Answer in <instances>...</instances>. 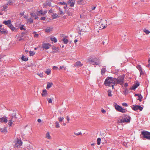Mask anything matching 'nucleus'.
Here are the masks:
<instances>
[{
	"label": "nucleus",
	"mask_w": 150,
	"mask_h": 150,
	"mask_svg": "<svg viewBox=\"0 0 150 150\" xmlns=\"http://www.w3.org/2000/svg\"><path fill=\"white\" fill-rule=\"evenodd\" d=\"M115 81L114 78L111 77H108L105 79L104 84L106 86H111L112 89L114 88Z\"/></svg>",
	"instance_id": "1"
},
{
	"label": "nucleus",
	"mask_w": 150,
	"mask_h": 150,
	"mask_svg": "<svg viewBox=\"0 0 150 150\" xmlns=\"http://www.w3.org/2000/svg\"><path fill=\"white\" fill-rule=\"evenodd\" d=\"M141 134L142 135V137L141 138L142 139L145 138L148 140H150V132L145 130H144L141 132Z\"/></svg>",
	"instance_id": "2"
},
{
	"label": "nucleus",
	"mask_w": 150,
	"mask_h": 150,
	"mask_svg": "<svg viewBox=\"0 0 150 150\" xmlns=\"http://www.w3.org/2000/svg\"><path fill=\"white\" fill-rule=\"evenodd\" d=\"M124 78L122 76H119L117 79L114 78L115 85L119 84L122 85L123 83Z\"/></svg>",
	"instance_id": "3"
},
{
	"label": "nucleus",
	"mask_w": 150,
	"mask_h": 150,
	"mask_svg": "<svg viewBox=\"0 0 150 150\" xmlns=\"http://www.w3.org/2000/svg\"><path fill=\"white\" fill-rule=\"evenodd\" d=\"M136 67L139 70L140 72V75H144L145 73L144 71L143 70L142 68L140 65H138Z\"/></svg>",
	"instance_id": "4"
},
{
	"label": "nucleus",
	"mask_w": 150,
	"mask_h": 150,
	"mask_svg": "<svg viewBox=\"0 0 150 150\" xmlns=\"http://www.w3.org/2000/svg\"><path fill=\"white\" fill-rule=\"evenodd\" d=\"M133 107L132 108V109L135 111L139 110L140 111H142L143 109V108L140 105H133Z\"/></svg>",
	"instance_id": "5"
},
{
	"label": "nucleus",
	"mask_w": 150,
	"mask_h": 150,
	"mask_svg": "<svg viewBox=\"0 0 150 150\" xmlns=\"http://www.w3.org/2000/svg\"><path fill=\"white\" fill-rule=\"evenodd\" d=\"M22 144V142L21 139H17L15 147H18V146H21Z\"/></svg>",
	"instance_id": "6"
},
{
	"label": "nucleus",
	"mask_w": 150,
	"mask_h": 150,
	"mask_svg": "<svg viewBox=\"0 0 150 150\" xmlns=\"http://www.w3.org/2000/svg\"><path fill=\"white\" fill-rule=\"evenodd\" d=\"M119 123L124 122H129V119H126L125 118H123L122 119L118 121Z\"/></svg>",
	"instance_id": "7"
},
{
	"label": "nucleus",
	"mask_w": 150,
	"mask_h": 150,
	"mask_svg": "<svg viewBox=\"0 0 150 150\" xmlns=\"http://www.w3.org/2000/svg\"><path fill=\"white\" fill-rule=\"evenodd\" d=\"M75 1L73 0H69L68 1V4L71 7H73L75 4Z\"/></svg>",
	"instance_id": "8"
},
{
	"label": "nucleus",
	"mask_w": 150,
	"mask_h": 150,
	"mask_svg": "<svg viewBox=\"0 0 150 150\" xmlns=\"http://www.w3.org/2000/svg\"><path fill=\"white\" fill-rule=\"evenodd\" d=\"M7 121V118L6 117L4 116L0 119V122L6 123Z\"/></svg>",
	"instance_id": "9"
},
{
	"label": "nucleus",
	"mask_w": 150,
	"mask_h": 150,
	"mask_svg": "<svg viewBox=\"0 0 150 150\" xmlns=\"http://www.w3.org/2000/svg\"><path fill=\"white\" fill-rule=\"evenodd\" d=\"M49 44L44 43L42 44V47L45 49L47 50L49 48V46H51Z\"/></svg>",
	"instance_id": "10"
},
{
	"label": "nucleus",
	"mask_w": 150,
	"mask_h": 150,
	"mask_svg": "<svg viewBox=\"0 0 150 150\" xmlns=\"http://www.w3.org/2000/svg\"><path fill=\"white\" fill-rule=\"evenodd\" d=\"M3 23L7 25L8 27L11 24V22L10 20L8 21H4Z\"/></svg>",
	"instance_id": "11"
},
{
	"label": "nucleus",
	"mask_w": 150,
	"mask_h": 150,
	"mask_svg": "<svg viewBox=\"0 0 150 150\" xmlns=\"http://www.w3.org/2000/svg\"><path fill=\"white\" fill-rule=\"evenodd\" d=\"M53 28L50 27H47L45 29V31L46 32L49 33L52 30Z\"/></svg>",
	"instance_id": "12"
},
{
	"label": "nucleus",
	"mask_w": 150,
	"mask_h": 150,
	"mask_svg": "<svg viewBox=\"0 0 150 150\" xmlns=\"http://www.w3.org/2000/svg\"><path fill=\"white\" fill-rule=\"evenodd\" d=\"M38 13H40L41 15H45L46 14L47 12V11L45 10L44 11H43L42 10H40L39 11H38Z\"/></svg>",
	"instance_id": "13"
},
{
	"label": "nucleus",
	"mask_w": 150,
	"mask_h": 150,
	"mask_svg": "<svg viewBox=\"0 0 150 150\" xmlns=\"http://www.w3.org/2000/svg\"><path fill=\"white\" fill-rule=\"evenodd\" d=\"M135 96H137L139 97V98L137 100H139V101L141 102L142 101L143 97L141 94L139 93L136 94Z\"/></svg>",
	"instance_id": "14"
},
{
	"label": "nucleus",
	"mask_w": 150,
	"mask_h": 150,
	"mask_svg": "<svg viewBox=\"0 0 150 150\" xmlns=\"http://www.w3.org/2000/svg\"><path fill=\"white\" fill-rule=\"evenodd\" d=\"M47 90L45 89H44L42 90V93L41 94L42 96H45L47 95Z\"/></svg>",
	"instance_id": "15"
},
{
	"label": "nucleus",
	"mask_w": 150,
	"mask_h": 150,
	"mask_svg": "<svg viewBox=\"0 0 150 150\" xmlns=\"http://www.w3.org/2000/svg\"><path fill=\"white\" fill-rule=\"evenodd\" d=\"M12 31H17V29L16 28L14 27L11 24L8 27Z\"/></svg>",
	"instance_id": "16"
},
{
	"label": "nucleus",
	"mask_w": 150,
	"mask_h": 150,
	"mask_svg": "<svg viewBox=\"0 0 150 150\" xmlns=\"http://www.w3.org/2000/svg\"><path fill=\"white\" fill-rule=\"evenodd\" d=\"M83 65V64H81L80 61L76 62L74 65V66L76 67H81Z\"/></svg>",
	"instance_id": "17"
},
{
	"label": "nucleus",
	"mask_w": 150,
	"mask_h": 150,
	"mask_svg": "<svg viewBox=\"0 0 150 150\" xmlns=\"http://www.w3.org/2000/svg\"><path fill=\"white\" fill-rule=\"evenodd\" d=\"M52 49L53 50H54V51H52V52L54 53L55 52H58V50H59V48H57L55 46H53L52 47Z\"/></svg>",
	"instance_id": "18"
},
{
	"label": "nucleus",
	"mask_w": 150,
	"mask_h": 150,
	"mask_svg": "<svg viewBox=\"0 0 150 150\" xmlns=\"http://www.w3.org/2000/svg\"><path fill=\"white\" fill-rule=\"evenodd\" d=\"M30 14L31 15L32 17H35V19H36L38 18V17L37 16V13H31Z\"/></svg>",
	"instance_id": "19"
},
{
	"label": "nucleus",
	"mask_w": 150,
	"mask_h": 150,
	"mask_svg": "<svg viewBox=\"0 0 150 150\" xmlns=\"http://www.w3.org/2000/svg\"><path fill=\"white\" fill-rule=\"evenodd\" d=\"M114 106L115 109L118 111H119V110H120V109L122 108L121 106L117 105V104H115Z\"/></svg>",
	"instance_id": "20"
},
{
	"label": "nucleus",
	"mask_w": 150,
	"mask_h": 150,
	"mask_svg": "<svg viewBox=\"0 0 150 150\" xmlns=\"http://www.w3.org/2000/svg\"><path fill=\"white\" fill-rule=\"evenodd\" d=\"M11 120L13 122H15L17 119V118L16 117V115H14V116H12L11 117Z\"/></svg>",
	"instance_id": "21"
},
{
	"label": "nucleus",
	"mask_w": 150,
	"mask_h": 150,
	"mask_svg": "<svg viewBox=\"0 0 150 150\" xmlns=\"http://www.w3.org/2000/svg\"><path fill=\"white\" fill-rule=\"evenodd\" d=\"M95 60L93 59L91 57L88 59L87 62H89L91 63V62H93V61Z\"/></svg>",
	"instance_id": "22"
},
{
	"label": "nucleus",
	"mask_w": 150,
	"mask_h": 150,
	"mask_svg": "<svg viewBox=\"0 0 150 150\" xmlns=\"http://www.w3.org/2000/svg\"><path fill=\"white\" fill-rule=\"evenodd\" d=\"M62 40L63 41L64 43L65 44H67L68 42V39H66L65 37L63 38Z\"/></svg>",
	"instance_id": "23"
},
{
	"label": "nucleus",
	"mask_w": 150,
	"mask_h": 150,
	"mask_svg": "<svg viewBox=\"0 0 150 150\" xmlns=\"http://www.w3.org/2000/svg\"><path fill=\"white\" fill-rule=\"evenodd\" d=\"M45 137L48 139H51V137L50 135L49 132H47L46 133Z\"/></svg>",
	"instance_id": "24"
},
{
	"label": "nucleus",
	"mask_w": 150,
	"mask_h": 150,
	"mask_svg": "<svg viewBox=\"0 0 150 150\" xmlns=\"http://www.w3.org/2000/svg\"><path fill=\"white\" fill-rule=\"evenodd\" d=\"M27 21L28 23H32L33 22V19L31 18L28 19H27Z\"/></svg>",
	"instance_id": "25"
},
{
	"label": "nucleus",
	"mask_w": 150,
	"mask_h": 150,
	"mask_svg": "<svg viewBox=\"0 0 150 150\" xmlns=\"http://www.w3.org/2000/svg\"><path fill=\"white\" fill-rule=\"evenodd\" d=\"M53 85V83H48L47 84V88L49 89Z\"/></svg>",
	"instance_id": "26"
},
{
	"label": "nucleus",
	"mask_w": 150,
	"mask_h": 150,
	"mask_svg": "<svg viewBox=\"0 0 150 150\" xmlns=\"http://www.w3.org/2000/svg\"><path fill=\"white\" fill-rule=\"evenodd\" d=\"M106 69L105 68H103L101 69V73L102 75H103L104 74L106 71Z\"/></svg>",
	"instance_id": "27"
},
{
	"label": "nucleus",
	"mask_w": 150,
	"mask_h": 150,
	"mask_svg": "<svg viewBox=\"0 0 150 150\" xmlns=\"http://www.w3.org/2000/svg\"><path fill=\"white\" fill-rule=\"evenodd\" d=\"M45 72L46 73L47 75H49L50 74L51 70L50 69H47L46 71H45Z\"/></svg>",
	"instance_id": "28"
},
{
	"label": "nucleus",
	"mask_w": 150,
	"mask_h": 150,
	"mask_svg": "<svg viewBox=\"0 0 150 150\" xmlns=\"http://www.w3.org/2000/svg\"><path fill=\"white\" fill-rule=\"evenodd\" d=\"M1 131L2 132H7V131H6V127H4L3 128H2L0 129Z\"/></svg>",
	"instance_id": "29"
},
{
	"label": "nucleus",
	"mask_w": 150,
	"mask_h": 150,
	"mask_svg": "<svg viewBox=\"0 0 150 150\" xmlns=\"http://www.w3.org/2000/svg\"><path fill=\"white\" fill-rule=\"evenodd\" d=\"M103 21H102L101 22V25L103 27V28H102V29H104L107 27V24L106 25H104V24L103 22Z\"/></svg>",
	"instance_id": "30"
},
{
	"label": "nucleus",
	"mask_w": 150,
	"mask_h": 150,
	"mask_svg": "<svg viewBox=\"0 0 150 150\" xmlns=\"http://www.w3.org/2000/svg\"><path fill=\"white\" fill-rule=\"evenodd\" d=\"M126 111H127V110L125 109H123L122 108H121L120 109V110H119V112H122V113H124V112H126Z\"/></svg>",
	"instance_id": "31"
},
{
	"label": "nucleus",
	"mask_w": 150,
	"mask_h": 150,
	"mask_svg": "<svg viewBox=\"0 0 150 150\" xmlns=\"http://www.w3.org/2000/svg\"><path fill=\"white\" fill-rule=\"evenodd\" d=\"M6 32V31L5 30V29H2V28L0 30V32L1 33V34H5Z\"/></svg>",
	"instance_id": "32"
},
{
	"label": "nucleus",
	"mask_w": 150,
	"mask_h": 150,
	"mask_svg": "<svg viewBox=\"0 0 150 150\" xmlns=\"http://www.w3.org/2000/svg\"><path fill=\"white\" fill-rule=\"evenodd\" d=\"M50 39L52 41H54V42H56L57 41V39L55 37L51 38Z\"/></svg>",
	"instance_id": "33"
},
{
	"label": "nucleus",
	"mask_w": 150,
	"mask_h": 150,
	"mask_svg": "<svg viewBox=\"0 0 150 150\" xmlns=\"http://www.w3.org/2000/svg\"><path fill=\"white\" fill-rule=\"evenodd\" d=\"M78 3L79 4H84V1L83 0H78Z\"/></svg>",
	"instance_id": "34"
},
{
	"label": "nucleus",
	"mask_w": 150,
	"mask_h": 150,
	"mask_svg": "<svg viewBox=\"0 0 150 150\" xmlns=\"http://www.w3.org/2000/svg\"><path fill=\"white\" fill-rule=\"evenodd\" d=\"M124 115V118H125L126 119H128L130 120V119H131V117H129V116L127 115H125V114Z\"/></svg>",
	"instance_id": "35"
},
{
	"label": "nucleus",
	"mask_w": 150,
	"mask_h": 150,
	"mask_svg": "<svg viewBox=\"0 0 150 150\" xmlns=\"http://www.w3.org/2000/svg\"><path fill=\"white\" fill-rule=\"evenodd\" d=\"M36 32L34 31L33 33V34H34V37L35 38H38L39 36V35L38 34H37Z\"/></svg>",
	"instance_id": "36"
},
{
	"label": "nucleus",
	"mask_w": 150,
	"mask_h": 150,
	"mask_svg": "<svg viewBox=\"0 0 150 150\" xmlns=\"http://www.w3.org/2000/svg\"><path fill=\"white\" fill-rule=\"evenodd\" d=\"M22 59L25 61H27L28 60V58H26L25 56H23L22 57Z\"/></svg>",
	"instance_id": "37"
},
{
	"label": "nucleus",
	"mask_w": 150,
	"mask_h": 150,
	"mask_svg": "<svg viewBox=\"0 0 150 150\" xmlns=\"http://www.w3.org/2000/svg\"><path fill=\"white\" fill-rule=\"evenodd\" d=\"M143 31L147 35L149 34L150 33L149 31L146 29H144L143 30Z\"/></svg>",
	"instance_id": "38"
},
{
	"label": "nucleus",
	"mask_w": 150,
	"mask_h": 150,
	"mask_svg": "<svg viewBox=\"0 0 150 150\" xmlns=\"http://www.w3.org/2000/svg\"><path fill=\"white\" fill-rule=\"evenodd\" d=\"M59 14L62 15H63L64 14V12H63V11L60 8H59Z\"/></svg>",
	"instance_id": "39"
},
{
	"label": "nucleus",
	"mask_w": 150,
	"mask_h": 150,
	"mask_svg": "<svg viewBox=\"0 0 150 150\" xmlns=\"http://www.w3.org/2000/svg\"><path fill=\"white\" fill-rule=\"evenodd\" d=\"M14 122L11 120H10L9 121V122L8 123V125L10 126H11L13 124V122Z\"/></svg>",
	"instance_id": "40"
},
{
	"label": "nucleus",
	"mask_w": 150,
	"mask_h": 150,
	"mask_svg": "<svg viewBox=\"0 0 150 150\" xmlns=\"http://www.w3.org/2000/svg\"><path fill=\"white\" fill-rule=\"evenodd\" d=\"M108 95L109 96H111L112 95L111 94V91L110 90H108Z\"/></svg>",
	"instance_id": "41"
},
{
	"label": "nucleus",
	"mask_w": 150,
	"mask_h": 150,
	"mask_svg": "<svg viewBox=\"0 0 150 150\" xmlns=\"http://www.w3.org/2000/svg\"><path fill=\"white\" fill-rule=\"evenodd\" d=\"M101 139L100 138H98L97 139V144L99 145L100 143Z\"/></svg>",
	"instance_id": "42"
},
{
	"label": "nucleus",
	"mask_w": 150,
	"mask_h": 150,
	"mask_svg": "<svg viewBox=\"0 0 150 150\" xmlns=\"http://www.w3.org/2000/svg\"><path fill=\"white\" fill-rule=\"evenodd\" d=\"M8 4H7L4 5L3 6V8H4V10H4V11H6V9L7 8V5Z\"/></svg>",
	"instance_id": "43"
},
{
	"label": "nucleus",
	"mask_w": 150,
	"mask_h": 150,
	"mask_svg": "<svg viewBox=\"0 0 150 150\" xmlns=\"http://www.w3.org/2000/svg\"><path fill=\"white\" fill-rule=\"evenodd\" d=\"M58 16V15L57 14H54L52 16V18L53 19L56 18Z\"/></svg>",
	"instance_id": "44"
},
{
	"label": "nucleus",
	"mask_w": 150,
	"mask_h": 150,
	"mask_svg": "<svg viewBox=\"0 0 150 150\" xmlns=\"http://www.w3.org/2000/svg\"><path fill=\"white\" fill-rule=\"evenodd\" d=\"M47 99L49 103H52V99L49 98H47Z\"/></svg>",
	"instance_id": "45"
},
{
	"label": "nucleus",
	"mask_w": 150,
	"mask_h": 150,
	"mask_svg": "<svg viewBox=\"0 0 150 150\" xmlns=\"http://www.w3.org/2000/svg\"><path fill=\"white\" fill-rule=\"evenodd\" d=\"M30 55V56H33L34 55L35 53L33 52L32 51H30L29 52Z\"/></svg>",
	"instance_id": "46"
},
{
	"label": "nucleus",
	"mask_w": 150,
	"mask_h": 150,
	"mask_svg": "<svg viewBox=\"0 0 150 150\" xmlns=\"http://www.w3.org/2000/svg\"><path fill=\"white\" fill-rule=\"evenodd\" d=\"M55 125L56 127L58 128L59 127V123L58 122H56L55 123Z\"/></svg>",
	"instance_id": "47"
},
{
	"label": "nucleus",
	"mask_w": 150,
	"mask_h": 150,
	"mask_svg": "<svg viewBox=\"0 0 150 150\" xmlns=\"http://www.w3.org/2000/svg\"><path fill=\"white\" fill-rule=\"evenodd\" d=\"M41 78H42L43 77V73H38L37 74Z\"/></svg>",
	"instance_id": "48"
},
{
	"label": "nucleus",
	"mask_w": 150,
	"mask_h": 150,
	"mask_svg": "<svg viewBox=\"0 0 150 150\" xmlns=\"http://www.w3.org/2000/svg\"><path fill=\"white\" fill-rule=\"evenodd\" d=\"M64 118L63 117H59L58 118V120L59 122H61L62 121L64 120Z\"/></svg>",
	"instance_id": "49"
},
{
	"label": "nucleus",
	"mask_w": 150,
	"mask_h": 150,
	"mask_svg": "<svg viewBox=\"0 0 150 150\" xmlns=\"http://www.w3.org/2000/svg\"><path fill=\"white\" fill-rule=\"evenodd\" d=\"M138 87V86H136V85H134L133 86H132V90H134L136 88H137Z\"/></svg>",
	"instance_id": "50"
},
{
	"label": "nucleus",
	"mask_w": 150,
	"mask_h": 150,
	"mask_svg": "<svg viewBox=\"0 0 150 150\" xmlns=\"http://www.w3.org/2000/svg\"><path fill=\"white\" fill-rule=\"evenodd\" d=\"M71 10V9H69V10H68V15L69 16H72V13H71V12H70V11Z\"/></svg>",
	"instance_id": "51"
},
{
	"label": "nucleus",
	"mask_w": 150,
	"mask_h": 150,
	"mask_svg": "<svg viewBox=\"0 0 150 150\" xmlns=\"http://www.w3.org/2000/svg\"><path fill=\"white\" fill-rule=\"evenodd\" d=\"M13 0H9V1L8 2L7 4H9L10 5H11L12 4V2Z\"/></svg>",
	"instance_id": "52"
},
{
	"label": "nucleus",
	"mask_w": 150,
	"mask_h": 150,
	"mask_svg": "<svg viewBox=\"0 0 150 150\" xmlns=\"http://www.w3.org/2000/svg\"><path fill=\"white\" fill-rule=\"evenodd\" d=\"M66 3L64 2H59V3L58 4L59 5H66Z\"/></svg>",
	"instance_id": "53"
},
{
	"label": "nucleus",
	"mask_w": 150,
	"mask_h": 150,
	"mask_svg": "<svg viewBox=\"0 0 150 150\" xmlns=\"http://www.w3.org/2000/svg\"><path fill=\"white\" fill-rule=\"evenodd\" d=\"M74 134L76 135H77V136H78L80 134H81V132H78V133H76V132H75L74 133Z\"/></svg>",
	"instance_id": "54"
},
{
	"label": "nucleus",
	"mask_w": 150,
	"mask_h": 150,
	"mask_svg": "<svg viewBox=\"0 0 150 150\" xmlns=\"http://www.w3.org/2000/svg\"><path fill=\"white\" fill-rule=\"evenodd\" d=\"M122 105L123 106L127 107L128 106V105L126 103H122Z\"/></svg>",
	"instance_id": "55"
},
{
	"label": "nucleus",
	"mask_w": 150,
	"mask_h": 150,
	"mask_svg": "<svg viewBox=\"0 0 150 150\" xmlns=\"http://www.w3.org/2000/svg\"><path fill=\"white\" fill-rule=\"evenodd\" d=\"M46 19V17H41L40 18V19L41 20H45Z\"/></svg>",
	"instance_id": "56"
},
{
	"label": "nucleus",
	"mask_w": 150,
	"mask_h": 150,
	"mask_svg": "<svg viewBox=\"0 0 150 150\" xmlns=\"http://www.w3.org/2000/svg\"><path fill=\"white\" fill-rule=\"evenodd\" d=\"M100 61H98V62H95V64L96 65H99L100 64Z\"/></svg>",
	"instance_id": "57"
},
{
	"label": "nucleus",
	"mask_w": 150,
	"mask_h": 150,
	"mask_svg": "<svg viewBox=\"0 0 150 150\" xmlns=\"http://www.w3.org/2000/svg\"><path fill=\"white\" fill-rule=\"evenodd\" d=\"M101 112L103 113H106V111L104 110V109H102V110H101Z\"/></svg>",
	"instance_id": "58"
},
{
	"label": "nucleus",
	"mask_w": 150,
	"mask_h": 150,
	"mask_svg": "<svg viewBox=\"0 0 150 150\" xmlns=\"http://www.w3.org/2000/svg\"><path fill=\"white\" fill-rule=\"evenodd\" d=\"M20 29L21 30H25V29L24 28H23V26H21L20 27Z\"/></svg>",
	"instance_id": "59"
},
{
	"label": "nucleus",
	"mask_w": 150,
	"mask_h": 150,
	"mask_svg": "<svg viewBox=\"0 0 150 150\" xmlns=\"http://www.w3.org/2000/svg\"><path fill=\"white\" fill-rule=\"evenodd\" d=\"M58 68V67H57L56 66H54L53 67V69L54 70H55V69H57Z\"/></svg>",
	"instance_id": "60"
},
{
	"label": "nucleus",
	"mask_w": 150,
	"mask_h": 150,
	"mask_svg": "<svg viewBox=\"0 0 150 150\" xmlns=\"http://www.w3.org/2000/svg\"><path fill=\"white\" fill-rule=\"evenodd\" d=\"M63 68H64V69H65V68H64V66L61 67L60 68H59V69L60 70H61V69H63Z\"/></svg>",
	"instance_id": "61"
},
{
	"label": "nucleus",
	"mask_w": 150,
	"mask_h": 150,
	"mask_svg": "<svg viewBox=\"0 0 150 150\" xmlns=\"http://www.w3.org/2000/svg\"><path fill=\"white\" fill-rule=\"evenodd\" d=\"M128 83H126L125 84L124 86L125 87H126L127 86H128Z\"/></svg>",
	"instance_id": "62"
},
{
	"label": "nucleus",
	"mask_w": 150,
	"mask_h": 150,
	"mask_svg": "<svg viewBox=\"0 0 150 150\" xmlns=\"http://www.w3.org/2000/svg\"><path fill=\"white\" fill-rule=\"evenodd\" d=\"M67 121L69 122L70 120L69 117L68 116H67Z\"/></svg>",
	"instance_id": "63"
},
{
	"label": "nucleus",
	"mask_w": 150,
	"mask_h": 150,
	"mask_svg": "<svg viewBox=\"0 0 150 150\" xmlns=\"http://www.w3.org/2000/svg\"><path fill=\"white\" fill-rule=\"evenodd\" d=\"M38 122H41V119H38Z\"/></svg>",
	"instance_id": "64"
}]
</instances>
